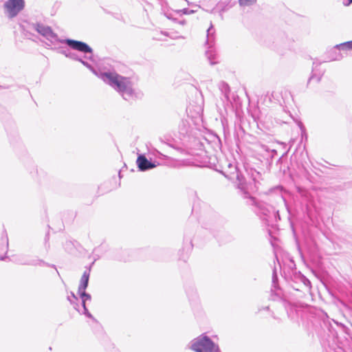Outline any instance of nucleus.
I'll return each mask as SVG.
<instances>
[{
  "label": "nucleus",
  "mask_w": 352,
  "mask_h": 352,
  "mask_svg": "<svg viewBox=\"0 0 352 352\" xmlns=\"http://www.w3.org/2000/svg\"><path fill=\"white\" fill-rule=\"evenodd\" d=\"M58 42L67 45L71 49L84 54L83 56L69 50H62L61 53L66 57L81 63L85 67L89 69L93 74L98 75V72L89 61L95 63L96 59L94 55L93 49L86 43L74 39L67 38L60 40Z\"/></svg>",
  "instance_id": "nucleus-1"
},
{
  "label": "nucleus",
  "mask_w": 352,
  "mask_h": 352,
  "mask_svg": "<svg viewBox=\"0 0 352 352\" xmlns=\"http://www.w3.org/2000/svg\"><path fill=\"white\" fill-rule=\"evenodd\" d=\"M96 76L116 91L124 100H130L132 98V83L130 78L110 70L98 72Z\"/></svg>",
  "instance_id": "nucleus-2"
},
{
  "label": "nucleus",
  "mask_w": 352,
  "mask_h": 352,
  "mask_svg": "<svg viewBox=\"0 0 352 352\" xmlns=\"http://www.w3.org/2000/svg\"><path fill=\"white\" fill-rule=\"evenodd\" d=\"M228 170H226L227 175L225 176L230 179H234V176L238 182V188L243 192L244 197L249 199V204L250 205L256 206L261 213L264 215H267L268 210L265 208V206L263 202L258 201L256 198L250 196L249 190L252 189V184H248L245 182L243 176L239 172L237 167L230 162L227 164Z\"/></svg>",
  "instance_id": "nucleus-3"
},
{
  "label": "nucleus",
  "mask_w": 352,
  "mask_h": 352,
  "mask_svg": "<svg viewBox=\"0 0 352 352\" xmlns=\"http://www.w3.org/2000/svg\"><path fill=\"white\" fill-rule=\"evenodd\" d=\"M191 349L196 352H221L219 346L205 334L192 341Z\"/></svg>",
  "instance_id": "nucleus-4"
},
{
  "label": "nucleus",
  "mask_w": 352,
  "mask_h": 352,
  "mask_svg": "<svg viewBox=\"0 0 352 352\" xmlns=\"http://www.w3.org/2000/svg\"><path fill=\"white\" fill-rule=\"evenodd\" d=\"M34 28L38 33L45 37L51 43L58 42L60 41L58 35L52 31L50 26L36 23L34 24Z\"/></svg>",
  "instance_id": "nucleus-5"
},
{
  "label": "nucleus",
  "mask_w": 352,
  "mask_h": 352,
  "mask_svg": "<svg viewBox=\"0 0 352 352\" xmlns=\"http://www.w3.org/2000/svg\"><path fill=\"white\" fill-rule=\"evenodd\" d=\"M8 15L12 18L16 16L25 6L24 0H8L4 5Z\"/></svg>",
  "instance_id": "nucleus-6"
},
{
  "label": "nucleus",
  "mask_w": 352,
  "mask_h": 352,
  "mask_svg": "<svg viewBox=\"0 0 352 352\" xmlns=\"http://www.w3.org/2000/svg\"><path fill=\"white\" fill-rule=\"evenodd\" d=\"M352 50V41H347L339 45H336L334 49L331 52V58L330 60H338L344 57L340 52L338 51H348Z\"/></svg>",
  "instance_id": "nucleus-7"
},
{
  "label": "nucleus",
  "mask_w": 352,
  "mask_h": 352,
  "mask_svg": "<svg viewBox=\"0 0 352 352\" xmlns=\"http://www.w3.org/2000/svg\"><path fill=\"white\" fill-rule=\"evenodd\" d=\"M140 171H146L156 167V164L149 161L144 155H140L136 160Z\"/></svg>",
  "instance_id": "nucleus-8"
},
{
  "label": "nucleus",
  "mask_w": 352,
  "mask_h": 352,
  "mask_svg": "<svg viewBox=\"0 0 352 352\" xmlns=\"http://www.w3.org/2000/svg\"><path fill=\"white\" fill-rule=\"evenodd\" d=\"M278 276L276 273V269L274 267L273 269L272 273V287L273 288L271 289V296L270 299L272 300H276L280 298L281 292L280 289L277 285Z\"/></svg>",
  "instance_id": "nucleus-9"
},
{
  "label": "nucleus",
  "mask_w": 352,
  "mask_h": 352,
  "mask_svg": "<svg viewBox=\"0 0 352 352\" xmlns=\"http://www.w3.org/2000/svg\"><path fill=\"white\" fill-rule=\"evenodd\" d=\"M25 265H32V266H47L52 267L56 269V266L54 265H50L43 260L38 258V257L28 258V260L25 261V262H23Z\"/></svg>",
  "instance_id": "nucleus-10"
},
{
  "label": "nucleus",
  "mask_w": 352,
  "mask_h": 352,
  "mask_svg": "<svg viewBox=\"0 0 352 352\" xmlns=\"http://www.w3.org/2000/svg\"><path fill=\"white\" fill-rule=\"evenodd\" d=\"M215 30L212 24L207 30L206 35V45H208V48L213 47L215 43Z\"/></svg>",
  "instance_id": "nucleus-11"
},
{
  "label": "nucleus",
  "mask_w": 352,
  "mask_h": 352,
  "mask_svg": "<svg viewBox=\"0 0 352 352\" xmlns=\"http://www.w3.org/2000/svg\"><path fill=\"white\" fill-rule=\"evenodd\" d=\"M89 276L90 275H89V271L85 270L80 278L78 291L86 290L89 285Z\"/></svg>",
  "instance_id": "nucleus-12"
},
{
  "label": "nucleus",
  "mask_w": 352,
  "mask_h": 352,
  "mask_svg": "<svg viewBox=\"0 0 352 352\" xmlns=\"http://www.w3.org/2000/svg\"><path fill=\"white\" fill-rule=\"evenodd\" d=\"M107 183H104L101 184L99 186V190H101L102 192H106L111 191L115 188H117L118 186H120V184L117 182V179L116 177H113L112 178V184H111V186L106 187Z\"/></svg>",
  "instance_id": "nucleus-13"
},
{
  "label": "nucleus",
  "mask_w": 352,
  "mask_h": 352,
  "mask_svg": "<svg viewBox=\"0 0 352 352\" xmlns=\"http://www.w3.org/2000/svg\"><path fill=\"white\" fill-rule=\"evenodd\" d=\"M206 56L208 59L210 65H214L217 63V54H216V52L213 47L208 49V50L206 52Z\"/></svg>",
  "instance_id": "nucleus-14"
},
{
  "label": "nucleus",
  "mask_w": 352,
  "mask_h": 352,
  "mask_svg": "<svg viewBox=\"0 0 352 352\" xmlns=\"http://www.w3.org/2000/svg\"><path fill=\"white\" fill-rule=\"evenodd\" d=\"M8 250V238L7 234L2 236L0 241V254H6Z\"/></svg>",
  "instance_id": "nucleus-15"
},
{
  "label": "nucleus",
  "mask_w": 352,
  "mask_h": 352,
  "mask_svg": "<svg viewBox=\"0 0 352 352\" xmlns=\"http://www.w3.org/2000/svg\"><path fill=\"white\" fill-rule=\"evenodd\" d=\"M67 298L69 301V302L74 305V308L75 309H76L79 313H80V311L78 309V306H79L78 303V299L76 297V296L74 294V293L71 292L70 295H69Z\"/></svg>",
  "instance_id": "nucleus-16"
},
{
  "label": "nucleus",
  "mask_w": 352,
  "mask_h": 352,
  "mask_svg": "<svg viewBox=\"0 0 352 352\" xmlns=\"http://www.w3.org/2000/svg\"><path fill=\"white\" fill-rule=\"evenodd\" d=\"M294 278L301 282L307 287H311V282L303 274L299 273L294 275Z\"/></svg>",
  "instance_id": "nucleus-17"
},
{
  "label": "nucleus",
  "mask_w": 352,
  "mask_h": 352,
  "mask_svg": "<svg viewBox=\"0 0 352 352\" xmlns=\"http://www.w3.org/2000/svg\"><path fill=\"white\" fill-rule=\"evenodd\" d=\"M316 67H317V65L313 68L312 74H311V76H310V78H309L308 83H309L310 81L312 80H316L317 82H320V80H321V78L323 75V72H319L318 74H317L316 71Z\"/></svg>",
  "instance_id": "nucleus-18"
},
{
  "label": "nucleus",
  "mask_w": 352,
  "mask_h": 352,
  "mask_svg": "<svg viewBox=\"0 0 352 352\" xmlns=\"http://www.w3.org/2000/svg\"><path fill=\"white\" fill-rule=\"evenodd\" d=\"M86 301H85L84 300H82V312H81L82 314H84L85 316H86L87 318L91 319L93 321L96 322H98V321L96 320V319L92 316V314L89 311L88 309L86 307V304H85Z\"/></svg>",
  "instance_id": "nucleus-19"
},
{
  "label": "nucleus",
  "mask_w": 352,
  "mask_h": 352,
  "mask_svg": "<svg viewBox=\"0 0 352 352\" xmlns=\"http://www.w3.org/2000/svg\"><path fill=\"white\" fill-rule=\"evenodd\" d=\"M76 241H67L64 244V248L67 252H72L76 249Z\"/></svg>",
  "instance_id": "nucleus-20"
},
{
  "label": "nucleus",
  "mask_w": 352,
  "mask_h": 352,
  "mask_svg": "<svg viewBox=\"0 0 352 352\" xmlns=\"http://www.w3.org/2000/svg\"><path fill=\"white\" fill-rule=\"evenodd\" d=\"M219 88H220L221 92L224 94L225 97L228 100L229 99L228 94L230 92V87H229L228 85L224 82H222L220 84Z\"/></svg>",
  "instance_id": "nucleus-21"
},
{
  "label": "nucleus",
  "mask_w": 352,
  "mask_h": 352,
  "mask_svg": "<svg viewBox=\"0 0 352 352\" xmlns=\"http://www.w3.org/2000/svg\"><path fill=\"white\" fill-rule=\"evenodd\" d=\"M78 293L80 297V298L82 300H84L85 301H87V300H91V296L89 294L85 292V290H83V291H78Z\"/></svg>",
  "instance_id": "nucleus-22"
},
{
  "label": "nucleus",
  "mask_w": 352,
  "mask_h": 352,
  "mask_svg": "<svg viewBox=\"0 0 352 352\" xmlns=\"http://www.w3.org/2000/svg\"><path fill=\"white\" fill-rule=\"evenodd\" d=\"M256 0H239L241 6H250L254 4Z\"/></svg>",
  "instance_id": "nucleus-23"
},
{
  "label": "nucleus",
  "mask_w": 352,
  "mask_h": 352,
  "mask_svg": "<svg viewBox=\"0 0 352 352\" xmlns=\"http://www.w3.org/2000/svg\"><path fill=\"white\" fill-rule=\"evenodd\" d=\"M220 8V14L222 16L223 12L227 11L231 6H229V3L225 4V3H220L218 6Z\"/></svg>",
  "instance_id": "nucleus-24"
},
{
  "label": "nucleus",
  "mask_w": 352,
  "mask_h": 352,
  "mask_svg": "<svg viewBox=\"0 0 352 352\" xmlns=\"http://www.w3.org/2000/svg\"><path fill=\"white\" fill-rule=\"evenodd\" d=\"M143 93L140 90H136L133 89V98L141 99L143 97Z\"/></svg>",
  "instance_id": "nucleus-25"
},
{
  "label": "nucleus",
  "mask_w": 352,
  "mask_h": 352,
  "mask_svg": "<svg viewBox=\"0 0 352 352\" xmlns=\"http://www.w3.org/2000/svg\"><path fill=\"white\" fill-rule=\"evenodd\" d=\"M27 260H28V258H27V257H25V256H19V257H18V258L15 260V261H16L17 263L20 264V265H24V263H22V262H25V261H27Z\"/></svg>",
  "instance_id": "nucleus-26"
},
{
  "label": "nucleus",
  "mask_w": 352,
  "mask_h": 352,
  "mask_svg": "<svg viewBox=\"0 0 352 352\" xmlns=\"http://www.w3.org/2000/svg\"><path fill=\"white\" fill-rule=\"evenodd\" d=\"M126 170V166L124 164L123 167L118 171V179H120L123 177V172Z\"/></svg>",
  "instance_id": "nucleus-27"
},
{
  "label": "nucleus",
  "mask_w": 352,
  "mask_h": 352,
  "mask_svg": "<svg viewBox=\"0 0 352 352\" xmlns=\"http://www.w3.org/2000/svg\"><path fill=\"white\" fill-rule=\"evenodd\" d=\"M261 148H262L263 150H264V151H267V152H270H270H272V153H276V150H270V149L268 148V147H267V146H265V145L261 144Z\"/></svg>",
  "instance_id": "nucleus-28"
},
{
  "label": "nucleus",
  "mask_w": 352,
  "mask_h": 352,
  "mask_svg": "<svg viewBox=\"0 0 352 352\" xmlns=\"http://www.w3.org/2000/svg\"><path fill=\"white\" fill-rule=\"evenodd\" d=\"M181 12H182V13L185 14H189L194 12L193 10H189L188 8H184L183 10H181Z\"/></svg>",
  "instance_id": "nucleus-29"
},
{
  "label": "nucleus",
  "mask_w": 352,
  "mask_h": 352,
  "mask_svg": "<svg viewBox=\"0 0 352 352\" xmlns=\"http://www.w3.org/2000/svg\"><path fill=\"white\" fill-rule=\"evenodd\" d=\"M96 259H95L88 267H86L85 268V270H88L89 271V275H90V272H91V267L93 266V265L94 264V262Z\"/></svg>",
  "instance_id": "nucleus-30"
},
{
  "label": "nucleus",
  "mask_w": 352,
  "mask_h": 352,
  "mask_svg": "<svg viewBox=\"0 0 352 352\" xmlns=\"http://www.w3.org/2000/svg\"><path fill=\"white\" fill-rule=\"evenodd\" d=\"M351 3H352V0L343 1V4H344V6H349V5H350Z\"/></svg>",
  "instance_id": "nucleus-31"
},
{
  "label": "nucleus",
  "mask_w": 352,
  "mask_h": 352,
  "mask_svg": "<svg viewBox=\"0 0 352 352\" xmlns=\"http://www.w3.org/2000/svg\"><path fill=\"white\" fill-rule=\"evenodd\" d=\"M8 258V257H6V256H0V260H1V261H5V259H6V258Z\"/></svg>",
  "instance_id": "nucleus-32"
},
{
  "label": "nucleus",
  "mask_w": 352,
  "mask_h": 352,
  "mask_svg": "<svg viewBox=\"0 0 352 352\" xmlns=\"http://www.w3.org/2000/svg\"><path fill=\"white\" fill-rule=\"evenodd\" d=\"M179 23L181 25H184L185 24V21H179Z\"/></svg>",
  "instance_id": "nucleus-33"
},
{
  "label": "nucleus",
  "mask_w": 352,
  "mask_h": 352,
  "mask_svg": "<svg viewBox=\"0 0 352 352\" xmlns=\"http://www.w3.org/2000/svg\"><path fill=\"white\" fill-rule=\"evenodd\" d=\"M0 87H2V88H3V89H8V88H9V87H8V86H6H6H4V87H3V86H0Z\"/></svg>",
  "instance_id": "nucleus-34"
},
{
  "label": "nucleus",
  "mask_w": 352,
  "mask_h": 352,
  "mask_svg": "<svg viewBox=\"0 0 352 352\" xmlns=\"http://www.w3.org/2000/svg\"><path fill=\"white\" fill-rule=\"evenodd\" d=\"M292 287H293L295 289H296V290H300V289H299V288H295L294 286H292Z\"/></svg>",
  "instance_id": "nucleus-35"
},
{
  "label": "nucleus",
  "mask_w": 352,
  "mask_h": 352,
  "mask_svg": "<svg viewBox=\"0 0 352 352\" xmlns=\"http://www.w3.org/2000/svg\"><path fill=\"white\" fill-rule=\"evenodd\" d=\"M45 241H47V236H45Z\"/></svg>",
  "instance_id": "nucleus-36"
}]
</instances>
